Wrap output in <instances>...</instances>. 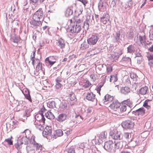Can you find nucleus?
Here are the masks:
<instances>
[{"label":"nucleus","mask_w":153,"mask_h":153,"mask_svg":"<svg viewBox=\"0 0 153 153\" xmlns=\"http://www.w3.org/2000/svg\"><path fill=\"white\" fill-rule=\"evenodd\" d=\"M80 30L81 27L79 24L74 25L71 27L68 28L66 30L67 33H70V35L71 36H70V38L74 37Z\"/></svg>","instance_id":"1"},{"label":"nucleus","mask_w":153,"mask_h":153,"mask_svg":"<svg viewBox=\"0 0 153 153\" xmlns=\"http://www.w3.org/2000/svg\"><path fill=\"white\" fill-rule=\"evenodd\" d=\"M104 148L108 152L114 153L115 148H114V143L112 141L109 140L105 142Z\"/></svg>","instance_id":"2"},{"label":"nucleus","mask_w":153,"mask_h":153,"mask_svg":"<svg viewBox=\"0 0 153 153\" xmlns=\"http://www.w3.org/2000/svg\"><path fill=\"white\" fill-rule=\"evenodd\" d=\"M114 40L116 42H120L124 37V35L122 34V31L120 30L115 32L113 34Z\"/></svg>","instance_id":"3"},{"label":"nucleus","mask_w":153,"mask_h":153,"mask_svg":"<svg viewBox=\"0 0 153 153\" xmlns=\"http://www.w3.org/2000/svg\"><path fill=\"white\" fill-rule=\"evenodd\" d=\"M44 16L42 8H40L35 13L33 16L35 19L36 18L41 22L43 20Z\"/></svg>","instance_id":"4"},{"label":"nucleus","mask_w":153,"mask_h":153,"mask_svg":"<svg viewBox=\"0 0 153 153\" xmlns=\"http://www.w3.org/2000/svg\"><path fill=\"white\" fill-rule=\"evenodd\" d=\"M134 125V122L130 120H125L122 123V126L125 128H131L133 127Z\"/></svg>","instance_id":"5"},{"label":"nucleus","mask_w":153,"mask_h":153,"mask_svg":"<svg viewBox=\"0 0 153 153\" xmlns=\"http://www.w3.org/2000/svg\"><path fill=\"white\" fill-rule=\"evenodd\" d=\"M122 53L123 52L121 50H120L118 52H113L110 55L109 58L112 62H116Z\"/></svg>","instance_id":"6"},{"label":"nucleus","mask_w":153,"mask_h":153,"mask_svg":"<svg viewBox=\"0 0 153 153\" xmlns=\"http://www.w3.org/2000/svg\"><path fill=\"white\" fill-rule=\"evenodd\" d=\"M99 39L98 34H93L88 39V42L90 45H95Z\"/></svg>","instance_id":"7"},{"label":"nucleus","mask_w":153,"mask_h":153,"mask_svg":"<svg viewBox=\"0 0 153 153\" xmlns=\"http://www.w3.org/2000/svg\"><path fill=\"white\" fill-rule=\"evenodd\" d=\"M110 134L112 138L114 140H122L123 138V135L120 131H115L111 132Z\"/></svg>","instance_id":"8"},{"label":"nucleus","mask_w":153,"mask_h":153,"mask_svg":"<svg viewBox=\"0 0 153 153\" xmlns=\"http://www.w3.org/2000/svg\"><path fill=\"white\" fill-rule=\"evenodd\" d=\"M120 106V103L117 100H113L109 105L110 108L116 111Z\"/></svg>","instance_id":"9"},{"label":"nucleus","mask_w":153,"mask_h":153,"mask_svg":"<svg viewBox=\"0 0 153 153\" xmlns=\"http://www.w3.org/2000/svg\"><path fill=\"white\" fill-rule=\"evenodd\" d=\"M56 45L59 48L61 49H63L65 48L66 42L64 39L61 38H59L56 40Z\"/></svg>","instance_id":"10"},{"label":"nucleus","mask_w":153,"mask_h":153,"mask_svg":"<svg viewBox=\"0 0 153 153\" xmlns=\"http://www.w3.org/2000/svg\"><path fill=\"white\" fill-rule=\"evenodd\" d=\"M30 23L32 27H35V28L42 25L41 22L36 18L35 19L33 16L32 19L30 21Z\"/></svg>","instance_id":"11"},{"label":"nucleus","mask_w":153,"mask_h":153,"mask_svg":"<svg viewBox=\"0 0 153 153\" xmlns=\"http://www.w3.org/2000/svg\"><path fill=\"white\" fill-rule=\"evenodd\" d=\"M20 138V139L19 140V142H20L21 144H24L25 145H26L28 143L30 138L29 136H28L27 135L26 136L22 135H21Z\"/></svg>","instance_id":"12"},{"label":"nucleus","mask_w":153,"mask_h":153,"mask_svg":"<svg viewBox=\"0 0 153 153\" xmlns=\"http://www.w3.org/2000/svg\"><path fill=\"white\" fill-rule=\"evenodd\" d=\"M44 122L38 121H36L34 123V124L36 128L40 131H43L44 129Z\"/></svg>","instance_id":"13"},{"label":"nucleus","mask_w":153,"mask_h":153,"mask_svg":"<svg viewBox=\"0 0 153 153\" xmlns=\"http://www.w3.org/2000/svg\"><path fill=\"white\" fill-rule=\"evenodd\" d=\"M133 113L136 116H143L145 113V110L143 108H140L133 112Z\"/></svg>","instance_id":"14"},{"label":"nucleus","mask_w":153,"mask_h":153,"mask_svg":"<svg viewBox=\"0 0 153 153\" xmlns=\"http://www.w3.org/2000/svg\"><path fill=\"white\" fill-rule=\"evenodd\" d=\"M52 130L51 127L47 126L43 129L42 134L44 136L47 137V135H51V134Z\"/></svg>","instance_id":"15"},{"label":"nucleus","mask_w":153,"mask_h":153,"mask_svg":"<svg viewBox=\"0 0 153 153\" xmlns=\"http://www.w3.org/2000/svg\"><path fill=\"white\" fill-rule=\"evenodd\" d=\"M85 98L87 100L93 101L95 98V95L91 92H88L85 96Z\"/></svg>","instance_id":"16"},{"label":"nucleus","mask_w":153,"mask_h":153,"mask_svg":"<svg viewBox=\"0 0 153 153\" xmlns=\"http://www.w3.org/2000/svg\"><path fill=\"white\" fill-rule=\"evenodd\" d=\"M35 118L36 120V121H41L44 122V123L45 122V119L43 113H40L39 114H37L35 116Z\"/></svg>","instance_id":"17"},{"label":"nucleus","mask_w":153,"mask_h":153,"mask_svg":"<svg viewBox=\"0 0 153 153\" xmlns=\"http://www.w3.org/2000/svg\"><path fill=\"white\" fill-rule=\"evenodd\" d=\"M109 16L108 14L105 13L103 15V16L100 18L101 22L104 24H105L109 19Z\"/></svg>","instance_id":"18"},{"label":"nucleus","mask_w":153,"mask_h":153,"mask_svg":"<svg viewBox=\"0 0 153 153\" xmlns=\"http://www.w3.org/2000/svg\"><path fill=\"white\" fill-rule=\"evenodd\" d=\"M63 134V133L62 130L61 129H58L55 131L53 136V138L56 139L59 137L62 136Z\"/></svg>","instance_id":"19"},{"label":"nucleus","mask_w":153,"mask_h":153,"mask_svg":"<svg viewBox=\"0 0 153 153\" xmlns=\"http://www.w3.org/2000/svg\"><path fill=\"white\" fill-rule=\"evenodd\" d=\"M66 118V115L64 114H60L56 118L57 121L59 122H62L65 121Z\"/></svg>","instance_id":"20"},{"label":"nucleus","mask_w":153,"mask_h":153,"mask_svg":"<svg viewBox=\"0 0 153 153\" xmlns=\"http://www.w3.org/2000/svg\"><path fill=\"white\" fill-rule=\"evenodd\" d=\"M123 102L124 104H125L127 106H128L131 109L134 108L135 106L133 105L132 102L129 99L124 101Z\"/></svg>","instance_id":"21"},{"label":"nucleus","mask_w":153,"mask_h":153,"mask_svg":"<svg viewBox=\"0 0 153 153\" xmlns=\"http://www.w3.org/2000/svg\"><path fill=\"white\" fill-rule=\"evenodd\" d=\"M22 92L24 94L26 98L29 100L30 102H31L32 100L30 95V92L29 90L28 89H26L25 91L24 92L22 91Z\"/></svg>","instance_id":"22"},{"label":"nucleus","mask_w":153,"mask_h":153,"mask_svg":"<svg viewBox=\"0 0 153 153\" xmlns=\"http://www.w3.org/2000/svg\"><path fill=\"white\" fill-rule=\"evenodd\" d=\"M127 49L128 53H131L134 52L136 49L135 45L134 44L130 45L127 47Z\"/></svg>","instance_id":"23"},{"label":"nucleus","mask_w":153,"mask_h":153,"mask_svg":"<svg viewBox=\"0 0 153 153\" xmlns=\"http://www.w3.org/2000/svg\"><path fill=\"white\" fill-rule=\"evenodd\" d=\"M114 97L108 94H106L104 97V102H111L114 100Z\"/></svg>","instance_id":"24"},{"label":"nucleus","mask_w":153,"mask_h":153,"mask_svg":"<svg viewBox=\"0 0 153 153\" xmlns=\"http://www.w3.org/2000/svg\"><path fill=\"white\" fill-rule=\"evenodd\" d=\"M120 91L122 93L126 94L130 92V89L127 87H123L121 88Z\"/></svg>","instance_id":"25"},{"label":"nucleus","mask_w":153,"mask_h":153,"mask_svg":"<svg viewBox=\"0 0 153 153\" xmlns=\"http://www.w3.org/2000/svg\"><path fill=\"white\" fill-rule=\"evenodd\" d=\"M48 107L51 109L54 108L56 107V103L54 101H49L47 103Z\"/></svg>","instance_id":"26"},{"label":"nucleus","mask_w":153,"mask_h":153,"mask_svg":"<svg viewBox=\"0 0 153 153\" xmlns=\"http://www.w3.org/2000/svg\"><path fill=\"white\" fill-rule=\"evenodd\" d=\"M73 13V11L70 7H68L65 12V15L67 17L71 16Z\"/></svg>","instance_id":"27"},{"label":"nucleus","mask_w":153,"mask_h":153,"mask_svg":"<svg viewBox=\"0 0 153 153\" xmlns=\"http://www.w3.org/2000/svg\"><path fill=\"white\" fill-rule=\"evenodd\" d=\"M90 16H87L86 20L84 22L83 27L87 30H88L89 27V24L90 22Z\"/></svg>","instance_id":"28"},{"label":"nucleus","mask_w":153,"mask_h":153,"mask_svg":"<svg viewBox=\"0 0 153 153\" xmlns=\"http://www.w3.org/2000/svg\"><path fill=\"white\" fill-rule=\"evenodd\" d=\"M107 136V133L106 131H104L101 132L98 135L100 140H102L105 139Z\"/></svg>","instance_id":"29"},{"label":"nucleus","mask_w":153,"mask_h":153,"mask_svg":"<svg viewBox=\"0 0 153 153\" xmlns=\"http://www.w3.org/2000/svg\"><path fill=\"white\" fill-rule=\"evenodd\" d=\"M148 90V88L147 86L142 87L139 90V93L142 95L146 94Z\"/></svg>","instance_id":"30"},{"label":"nucleus","mask_w":153,"mask_h":153,"mask_svg":"<svg viewBox=\"0 0 153 153\" xmlns=\"http://www.w3.org/2000/svg\"><path fill=\"white\" fill-rule=\"evenodd\" d=\"M46 117L49 119H53L54 118V116L53 114L50 111H48L45 114Z\"/></svg>","instance_id":"31"},{"label":"nucleus","mask_w":153,"mask_h":153,"mask_svg":"<svg viewBox=\"0 0 153 153\" xmlns=\"http://www.w3.org/2000/svg\"><path fill=\"white\" fill-rule=\"evenodd\" d=\"M33 144L34 147L36 148V150L40 151L42 150V146L41 144L36 143V142H35V143H33Z\"/></svg>","instance_id":"32"},{"label":"nucleus","mask_w":153,"mask_h":153,"mask_svg":"<svg viewBox=\"0 0 153 153\" xmlns=\"http://www.w3.org/2000/svg\"><path fill=\"white\" fill-rule=\"evenodd\" d=\"M127 109V106L124 103H123L120 107V113H122L126 111Z\"/></svg>","instance_id":"33"},{"label":"nucleus","mask_w":153,"mask_h":153,"mask_svg":"<svg viewBox=\"0 0 153 153\" xmlns=\"http://www.w3.org/2000/svg\"><path fill=\"white\" fill-rule=\"evenodd\" d=\"M88 44V43L83 42L81 44L80 49L82 50H84L88 48L89 46Z\"/></svg>","instance_id":"34"},{"label":"nucleus","mask_w":153,"mask_h":153,"mask_svg":"<svg viewBox=\"0 0 153 153\" xmlns=\"http://www.w3.org/2000/svg\"><path fill=\"white\" fill-rule=\"evenodd\" d=\"M130 78L132 79L133 81H137L138 79V77L136 74L133 72L130 74Z\"/></svg>","instance_id":"35"},{"label":"nucleus","mask_w":153,"mask_h":153,"mask_svg":"<svg viewBox=\"0 0 153 153\" xmlns=\"http://www.w3.org/2000/svg\"><path fill=\"white\" fill-rule=\"evenodd\" d=\"M26 149L27 153H33L34 152V149L33 147H31L29 146H27L26 147Z\"/></svg>","instance_id":"36"},{"label":"nucleus","mask_w":153,"mask_h":153,"mask_svg":"<svg viewBox=\"0 0 153 153\" xmlns=\"http://www.w3.org/2000/svg\"><path fill=\"white\" fill-rule=\"evenodd\" d=\"M114 143H114V148H115V152L116 149H118L120 148L121 147L122 145L120 142L116 143L115 142Z\"/></svg>","instance_id":"37"},{"label":"nucleus","mask_w":153,"mask_h":153,"mask_svg":"<svg viewBox=\"0 0 153 153\" xmlns=\"http://www.w3.org/2000/svg\"><path fill=\"white\" fill-rule=\"evenodd\" d=\"M117 74H115L114 75H111V78L110 79V82H115L117 81Z\"/></svg>","instance_id":"38"},{"label":"nucleus","mask_w":153,"mask_h":153,"mask_svg":"<svg viewBox=\"0 0 153 153\" xmlns=\"http://www.w3.org/2000/svg\"><path fill=\"white\" fill-rule=\"evenodd\" d=\"M139 40L140 42V44H142L143 45V44L146 41V37L145 35L141 36L140 35L139 36Z\"/></svg>","instance_id":"39"},{"label":"nucleus","mask_w":153,"mask_h":153,"mask_svg":"<svg viewBox=\"0 0 153 153\" xmlns=\"http://www.w3.org/2000/svg\"><path fill=\"white\" fill-rule=\"evenodd\" d=\"M68 153H75V149L74 146H72L67 149Z\"/></svg>","instance_id":"40"},{"label":"nucleus","mask_w":153,"mask_h":153,"mask_svg":"<svg viewBox=\"0 0 153 153\" xmlns=\"http://www.w3.org/2000/svg\"><path fill=\"white\" fill-rule=\"evenodd\" d=\"M91 80L93 82L95 81L97 79L98 76L97 74H93L90 76Z\"/></svg>","instance_id":"41"},{"label":"nucleus","mask_w":153,"mask_h":153,"mask_svg":"<svg viewBox=\"0 0 153 153\" xmlns=\"http://www.w3.org/2000/svg\"><path fill=\"white\" fill-rule=\"evenodd\" d=\"M122 60L123 61H126L129 63L131 62V59L129 57L125 56L123 58Z\"/></svg>","instance_id":"42"},{"label":"nucleus","mask_w":153,"mask_h":153,"mask_svg":"<svg viewBox=\"0 0 153 153\" xmlns=\"http://www.w3.org/2000/svg\"><path fill=\"white\" fill-rule=\"evenodd\" d=\"M32 64L33 66L36 64H38L40 63L39 59H32Z\"/></svg>","instance_id":"43"},{"label":"nucleus","mask_w":153,"mask_h":153,"mask_svg":"<svg viewBox=\"0 0 153 153\" xmlns=\"http://www.w3.org/2000/svg\"><path fill=\"white\" fill-rule=\"evenodd\" d=\"M11 40L13 42L16 43H17L19 41V38L16 36L13 37L11 38Z\"/></svg>","instance_id":"44"},{"label":"nucleus","mask_w":153,"mask_h":153,"mask_svg":"<svg viewBox=\"0 0 153 153\" xmlns=\"http://www.w3.org/2000/svg\"><path fill=\"white\" fill-rule=\"evenodd\" d=\"M45 62L46 64H48L49 66H51L55 63V62L51 61L47 58H46L45 60Z\"/></svg>","instance_id":"45"},{"label":"nucleus","mask_w":153,"mask_h":153,"mask_svg":"<svg viewBox=\"0 0 153 153\" xmlns=\"http://www.w3.org/2000/svg\"><path fill=\"white\" fill-rule=\"evenodd\" d=\"M124 138L126 139H128L131 137V134L128 132H125L123 134Z\"/></svg>","instance_id":"46"},{"label":"nucleus","mask_w":153,"mask_h":153,"mask_svg":"<svg viewBox=\"0 0 153 153\" xmlns=\"http://www.w3.org/2000/svg\"><path fill=\"white\" fill-rule=\"evenodd\" d=\"M30 134V131L28 129H27L25 130L22 133V135L26 136L27 135L28 136H29Z\"/></svg>","instance_id":"47"},{"label":"nucleus","mask_w":153,"mask_h":153,"mask_svg":"<svg viewBox=\"0 0 153 153\" xmlns=\"http://www.w3.org/2000/svg\"><path fill=\"white\" fill-rule=\"evenodd\" d=\"M22 144H21L20 142H19V140L17 143L15 145V147L18 150H19L22 147L21 146Z\"/></svg>","instance_id":"48"},{"label":"nucleus","mask_w":153,"mask_h":153,"mask_svg":"<svg viewBox=\"0 0 153 153\" xmlns=\"http://www.w3.org/2000/svg\"><path fill=\"white\" fill-rule=\"evenodd\" d=\"M122 8L123 10L124 11L130 9L129 7H128L127 4H123L122 6Z\"/></svg>","instance_id":"49"},{"label":"nucleus","mask_w":153,"mask_h":153,"mask_svg":"<svg viewBox=\"0 0 153 153\" xmlns=\"http://www.w3.org/2000/svg\"><path fill=\"white\" fill-rule=\"evenodd\" d=\"M82 11L83 10L82 7H80L79 8L75 10V12L76 14L77 13L78 14V16H79L82 13Z\"/></svg>","instance_id":"50"},{"label":"nucleus","mask_w":153,"mask_h":153,"mask_svg":"<svg viewBox=\"0 0 153 153\" xmlns=\"http://www.w3.org/2000/svg\"><path fill=\"white\" fill-rule=\"evenodd\" d=\"M69 97L70 98L71 101L74 100L76 98L74 94L73 93H72L69 94Z\"/></svg>","instance_id":"51"},{"label":"nucleus","mask_w":153,"mask_h":153,"mask_svg":"<svg viewBox=\"0 0 153 153\" xmlns=\"http://www.w3.org/2000/svg\"><path fill=\"white\" fill-rule=\"evenodd\" d=\"M91 85V84L88 81H86L85 83L83 85V87L87 88Z\"/></svg>","instance_id":"52"},{"label":"nucleus","mask_w":153,"mask_h":153,"mask_svg":"<svg viewBox=\"0 0 153 153\" xmlns=\"http://www.w3.org/2000/svg\"><path fill=\"white\" fill-rule=\"evenodd\" d=\"M42 63H40L37 64L36 69V71H39L42 68Z\"/></svg>","instance_id":"53"},{"label":"nucleus","mask_w":153,"mask_h":153,"mask_svg":"<svg viewBox=\"0 0 153 153\" xmlns=\"http://www.w3.org/2000/svg\"><path fill=\"white\" fill-rule=\"evenodd\" d=\"M62 86V85L60 82H56L55 86L57 89H59Z\"/></svg>","instance_id":"54"},{"label":"nucleus","mask_w":153,"mask_h":153,"mask_svg":"<svg viewBox=\"0 0 153 153\" xmlns=\"http://www.w3.org/2000/svg\"><path fill=\"white\" fill-rule=\"evenodd\" d=\"M128 5L129 9L131 8L134 4L133 2L131 1H129L128 3Z\"/></svg>","instance_id":"55"},{"label":"nucleus","mask_w":153,"mask_h":153,"mask_svg":"<svg viewBox=\"0 0 153 153\" xmlns=\"http://www.w3.org/2000/svg\"><path fill=\"white\" fill-rule=\"evenodd\" d=\"M5 141L7 142L10 145L13 144V141L11 140V138H9L5 140Z\"/></svg>","instance_id":"56"},{"label":"nucleus","mask_w":153,"mask_h":153,"mask_svg":"<svg viewBox=\"0 0 153 153\" xmlns=\"http://www.w3.org/2000/svg\"><path fill=\"white\" fill-rule=\"evenodd\" d=\"M133 32H129L127 35V37L129 39H131L133 37Z\"/></svg>","instance_id":"57"},{"label":"nucleus","mask_w":153,"mask_h":153,"mask_svg":"<svg viewBox=\"0 0 153 153\" xmlns=\"http://www.w3.org/2000/svg\"><path fill=\"white\" fill-rule=\"evenodd\" d=\"M48 110H47V109H46L44 107V105H43L42 108H41L40 111V113H42L43 112H45L46 111H47Z\"/></svg>","instance_id":"58"},{"label":"nucleus","mask_w":153,"mask_h":153,"mask_svg":"<svg viewBox=\"0 0 153 153\" xmlns=\"http://www.w3.org/2000/svg\"><path fill=\"white\" fill-rule=\"evenodd\" d=\"M47 59H49L51 61L55 62V63L56 62V60L53 56H50V57H47Z\"/></svg>","instance_id":"59"},{"label":"nucleus","mask_w":153,"mask_h":153,"mask_svg":"<svg viewBox=\"0 0 153 153\" xmlns=\"http://www.w3.org/2000/svg\"><path fill=\"white\" fill-rule=\"evenodd\" d=\"M149 38L151 40H153V30L149 32Z\"/></svg>","instance_id":"60"},{"label":"nucleus","mask_w":153,"mask_h":153,"mask_svg":"<svg viewBox=\"0 0 153 153\" xmlns=\"http://www.w3.org/2000/svg\"><path fill=\"white\" fill-rule=\"evenodd\" d=\"M81 2L85 6L86 4H87L88 1L87 0H77Z\"/></svg>","instance_id":"61"},{"label":"nucleus","mask_w":153,"mask_h":153,"mask_svg":"<svg viewBox=\"0 0 153 153\" xmlns=\"http://www.w3.org/2000/svg\"><path fill=\"white\" fill-rule=\"evenodd\" d=\"M116 5V2L114 0L112 1L110 4L111 7H114Z\"/></svg>","instance_id":"62"},{"label":"nucleus","mask_w":153,"mask_h":153,"mask_svg":"<svg viewBox=\"0 0 153 153\" xmlns=\"http://www.w3.org/2000/svg\"><path fill=\"white\" fill-rule=\"evenodd\" d=\"M75 21L77 23H79L82 21V19L76 18L75 20Z\"/></svg>","instance_id":"63"},{"label":"nucleus","mask_w":153,"mask_h":153,"mask_svg":"<svg viewBox=\"0 0 153 153\" xmlns=\"http://www.w3.org/2000/svg\"><path fill=\"white\" fill-rule=\"evenodd\" d=\"M63 79L60 77H57L56 79V82H62Z\"/></svg>","instance_id":"64"}]
</instances>
